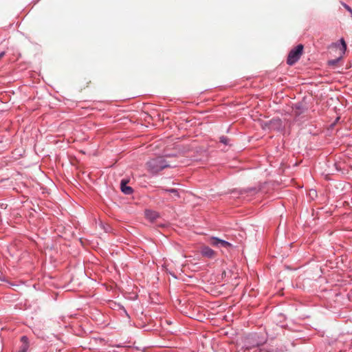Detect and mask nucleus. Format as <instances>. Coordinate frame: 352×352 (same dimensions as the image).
<instances>
[{
    "label": "nucleus",
    "instance_id": "f257e3e1",
    "mask_svg": "<svg viewBox=\"0 0 352 352\" xmlns=\"http://www.w3.org/2000/svg\"><path fill=\"white\" fill-rule=\"evenodd\" d=\"M147 169L153 174H156L167 167H171L168 162L163 157H157L148 160L146 163Z\"/></svg>",
    "mask_w": 352,
    "mask_h": 352
},
{
    "label": "nucleus",
    "instance_id": "ddd939ff",
    "mask_svg": "<svg viewBox=\"0 0 352 352\" xmlns=\"http://www.w3.org/2000/svg\"><path fill=\"white\" fill-rule=\"evenodd\" d=\"M4 55H5V52H2L1 53H0V59L1 58H3Z\"/></svg>",
    "mask_w": 352,
    "mask_h": 352
},
{
    "label": "nucleus",
    "instance_id": "9d476101",
    "mask_svg": "<svg viewBox=\"0 0 352 352\" xmlns=\"http://www.w3.org/2000/svg\"><path fill=\"white\" fill-rule=\"evenodd\" d=\"M341 41V43H342V53H344L346 49V43L344 41V40L343 38H342L340 40Z\"/></svg>",
    "mask_w": 352,
    "mask_h": 352
},
{
    "label": "nucleus",
    "instance_id": "6e6552de",
    "mask_svg": "<svg viewBox=\"0 0 352 352\" xmlns=\"http://www.w3.org/2000/svg\"><path fill=\"white\" fill-rule=\"evenodd\" d=\"M162 190L166 192L171 193L173 195L172 199L174 200H176L177 199H178L179 197V195L177 190L175 189V188H172V189L162 188Z\"/></svg>",
    "mask_w": 352,
    "mask_h": 352
},
{
    "label": "nucleus",
    "instance_id": "1a4fd4ad",
    "mask_svg": "<svg viewBox=\"0 0 352 352\" xmlns=\"http://www.w3.org/2000/svg\"><path fill=\"white\" fill-rule=\"evenodd\" d=\"M341 58H342V56H340L339 58H338L336 59L330 60L328 61V65L329 66H336Z\"/></svg>",
    "mask_w": 352,
    "mask_h": 352
},
{
    "label": "nucleus",
    "instance_id": "f8f14e48",
    "mask_svg": "<svg viewBox=\"0 0 352 352\" xmlns=\"http://www.w3.org/2000/svg\"><path fill=\"white\" fill-rule=\"evenodd\" d=\"M345 8L347 9L348 12H350L352 14V10L348 6H345Z\"/></svg>",
    "mask_w": 352,
    "mask_h": 352
},
{
    "label": "nucleus",
    "instance_id": "423d86ee",
    "mask_svg": "<svg viewBox=\"0 0 352 352\" xmlns=\"http://www.w3.org/2000/svg\"><path fill=\"white\" fill-rule=\"evenodd\" d=\"M146 217L149 219L151 221H155L157 218H158L159 214L157 212L153 210H146L145 211Z\"/></svg>",
    "mask_w": 352,
    "mask_h": 352
},
{
    "label": "nucleus",
    "instance_id": "9b49d317",
    "mask_svg": "<svg viewBox=\"0 0 352 352\" xmlns=\"http://www.w3.org/2000/svg\"><path fill=\"white\" fill-rule=\"evenodd\" d=\"M220 142L223 143L224 144H228L229 139L226 137H221L220 138Z\"/></svg>",
    "mask_w": 352,
    "mask_h": 352
},
{
    "label": "nucleus",
    "instance_id": "f03ea898",
    "mask_svg": "<svg viewBox=\"0 0 352 352\" xmlns=\"http://www.w3.org/2000/svg\"><path fill=\"white\" fill-rule=\"evenodd\" d=\"M303 51V45L300 44L296 48L292 50L289 53L287 63L292 65L296 63L300 58Z\"/></svg>",
    "mask_w": 352,
    "mask_h": 352
},
{
    "label": "nucleus",
    "instance_id": "7ed1b4c3",
    "mask_svg": "<svg viewBox=\"0 0 352 352\" xmlns=\"http://www.w3.org/2000/svg\"><path fill=\"white\" fill-rule=\"evenodd\" d=\"M209 243L214 247H222L225 248H229L232 247V244L228 241L222 239H219L217 237H211L209 239Z\"/></svg>",
    "mask_w": 352,
    "mask_h": 352
},
{
    "label": "nucleus",
    "instance_id": "20e7f679",
    "mask_svg": "<svg viewBox=\"0 0 352 352\" xmlns=\"http://www.w3.org/2000/svg\"><path fill=\"white\" fill-rule=\"evenodd\" d=\"M201 254L203 256L213 258L216 256V252L208 246H203L201 248Z\"/></svg>",
    "mask_w": 352,
    "mask_h": 352
},
{
    "label": "nucleus",
    "instance_id": "39448f33",
    "mask_svg": "<svg viewBox=\"0 0 352 352\" xmlns=\"http://www.w3.org/2000/svg\"><path fill=\"white\" fill-rule=\"evenodd\" d=\"M129 181L126 179H122L120 183V188L122 192L126 195H131L133 192V189L131 187L128 186Z\"/></svg>",
    "mask_w": 352,
    "mask_h": 352
},
{
    "label": "nucleus",
    "instance_id": "0eeeda50",
    "mask_svg": "<svg viewBox=\"0 0 352 352\" xmlns=\"http://www.w3.org/2000/svg\"><path fill=\"white\" fill-rule=\"evenodd\" d=\"M21 341L22 342V345L21 346L19 352H26L29 347L28 338L26 336H22Z\"/></svg>",
    "mask_w": 352,
    "mask_h": 352
}]
</instances>
